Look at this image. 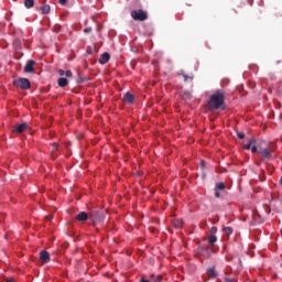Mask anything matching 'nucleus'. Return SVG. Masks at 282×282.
Returning a JSON list of instances; mask_svg holds the SVG:
<instances>
[{
	"label": "nucleus",
	"instance_id": "obj_1",
	"mask_svg": "<svg viewBox=\"0 0 282 282\" xmlns=\"http://www.w3.org/2000/svg\"><path fill=\"white\" fill-rule=\"evenodd\" d=\"M226 102V94H224L221 90H217L215 94H213L209 97V109H221Z\"/></svg>",
	"mask_w": 282,
	"mask_h": 282
},
{
	"label": "nucleus",
	"instance_id": "obj_2",
	"mask_svg": "<svg viewBox=\"0 0 282 282\" xmlns=\"http://www.w3.org/2000/svg\"><path fill=\"white\" fill-rule=\"evenodd\" d=\"M131 17L134 21H147L149 19V15L142 9L133 10Z\"/></svg>",
	"mask_w": 282,
	"mask_h": 282
},
{
	"label": "nucleus",
	"instance_id": "obj_3",
	"mask_svg": "<svg viewBox=\"0 0 282 282\" xmlns=\"http://www.w3.org/2000/svg\"><path fill=\"white\" fill-rule=\"evenodd\" d=\"M13 85L24 90L30 89V87H32V85L30 84V79L23 77L15 79L13 82Z\"/></svg>",
	"mask_w": 282,
	"mask_h": 282
},
{
	"label": "nucleus",
	"instance_id": "obj_4",
	"mask_svg": "<svg viewBox=\"0 0 282 282\" xmlns=\"http://www.w3.org/2000/svg\"><path fill=\"white\" fill-rule=\"evenodd\" d=\"M104 218H105V216L102 215V212H100V210H93L89 213V219H91L94 226H96V224H100V220Z\"/></svg>",
	"mask_w": 282,
	"mask_h": 282
},
{
	"label": "nucleus",
	"instance_id": "obj_5",
	"mask_svg": "<svg viewBox=\"0 0 282 282\" xmlns=\"http://www.w3.org/2000/svg\"><path fill=\"white\" fill-rule=\"evenodd\" d=\"M272 148L260 149L259 153L262 155L263 160H272Z\"/></svg>",
	"mask_w": 282,
	"mask_h": 282
},
{
	"label": "nucleus",
	"instance_id": "obj_6",
	"mask_svg": "<svg viewBox=\"0 0 282 282\" xmlns=\"http://www.w3.org/2000/svg\"><path fill=\"white\" fill-rule=\"evenodd\" d=\"M34 65H36V62H34V59H29L26 65L24 66L25 74L34 73Z\"/></svg>",
	"mask_w": 282,
	"mask_h": 282
},
{
	"label": "nucleus",
	"instance_id": "obj_7",
	"mask_svg": "<svg viewBox=\"0 0 282 282\" xmlns=\"http://www.w3.org/2000/svg\"><path fill=\"white\" fill-rule=\"evenodd\" d=\"M123 102H126L127 105H133V102H135V97L133 96V94L131 93H126L123 95V98H122Z\"/></svg>",
	"mask_w": 282,
	"mask_h": 282
},
{
	"label": "nucleus",
	"instance_id": "obj_8",
	"mask_svg": "<svg viewBox=\"0 0 282 282\" xmlns=\"http://www.w3.org/2000/svg\"><path fill=\"white\" fill-rule=\"evenodd\" d=\"M110 58H111V55H109V53L106 52V53L101 54L99 57L100 65H107V63H109Z\"/></svg>",
	"mask_w": 282,
	"mask_h": 282
},
{
	"label": "nucleus",
	"instance_id": "obj_9",
	"mask_svg": "<svg viewBox=\"0 0 282 282\" xmlns=\"http://www.w3.org/2000/svg\"><path fill=\"white\" fill-rule=\"evenodd\" d=\"M75 219H77V221H87V219H89V215L86 212H80Z\"/></svg>",
	"mask_w": 282,
	"mask_h": 282
},
{
	"label": "nucleus",
	"instance_id": "obj_10",
	"mask_svg": "<svg viewBox=\"0 0 282 282\" xmlns=\"http://www.w3.org/2000/svg\"><path fill=\"white\" fill-rule=\"evenodd\" d=\"M40 259L43 261V263H48L50 261V252L43 250L40 252Z\"/></svg>",
	"mask_w": 282,
	"mask_h": 282
},
{
	"label": "nucleus",
	"instance_id": "obj_11",
	"mask_svg": "<svg viewBox=\"0 0 282 282\" xmlns=\"http://www.w3.org/2000/svg\"><path fill=\"white\" fill-rule=\"evenodd\" d=\"M25 129H28V123H20L17 124L14 128L15 133H23V131H25Z\"/></svg>",
	"mask_w": 282,
	"mask_h": 282
},
{
	"label": "nucleus",
	"instance_id": "obj_12",
	"mask_svg": "<svg viewBox=\"0 0 282 282\" xmlns=\"http://www.w3.org/2000/svg\"><path fill=\"white\" fill-rule=\"evenodd\" d=\"M58 87H67L69 85V82L65 77H61L57 79Z\"/></svg>",
	"mask_w": 282,
	"mask_h": 282
},
{
	"label": "nucleus",
	"instance_id": "obj_13",
	"mask_svg": "<svg viewBox=\"0 0 282 282\" xmlns=\"http://www.w3.org/2000/svg\"><path fill=\"white\" fill-rule=\"evenodd\" d=\"M207 241L209 243V246H215V243H217V236L216 235H209L207 238Z\"/></svg>",
	"mask_w": 282,
	"mask_h": 282
},
{
	"label": "nucleus",
	"instance_id": "obj_14",
	"mask_svg": "<svg viewBox=\"0 0 282 282\" xmlns=\"http://www.w3.org/2000/svg\"><path fill=\"white\" fill-rule=\"evenodd\" d=\"M207 276H209V279H216L217 276V271H215V268H209L207 270Z\"/></svg>",
	"mask_w": 282,
	"mask_h": 282
},
{
	"label": "nucleus",
	"instance_id": "obj_15",
	"mask_svg": "<svg viewBox=\"0 0 282 282\" xmlns=\"http://www.w3.org/2000/svg\"><path fill=\"white\" fill-rule=\"evenodd\" d=\"M58 74L59 76H66V78H72L73 74L72 70H63V69H58Z\"/></svg>",
	"mask_w": 282,
	"mask_h": 282
},
{
	"label": "nucleus",
	"instance_id": "obj_16",
	"mask_svg": "<svg viewBox=\"0 0 282 282\" xmlns=\"http://www.w3.org/2000/svg\"><path fill=\"white\" fill-rule=\"evenodd\" d=\"M52 8L48 4H44L43 7H41V12L42 14H50Z\"/></svg>",
	"mask_w": 282,
	"mask_h": 282
},
{
	"label": "nucleus",
	"instance_id": "obj_17",
	"mask_svg": "<svg viewBox=\"0 0 282 282\" xmlns=\"http://www.w3.org/2000/svg\"><path fill=\"white\" fill-rule=\"evenodd\" d=\"M254 142H257L254 139L249 140V142L243 145V149L246 151H249V149L252 147V144H254Z\"/></svg>",
	"mask_w": 282,
	"mask_h": 282
},
{
	"label": "nucleus",
	"instance_id": "obj_18",
	"mask_svg": "<svg viewBox=\"0 0 282 282\" xmlns=\"http://www.w3.org/2000/svg\"><path fill=\"white\" fill-rule=\"evenodd\" d=\"M24 6H25V8H28V9L34 8V0H25V1H24Z\"/></svg>",
	"mask_w": 282,
	"mask_h": 282
},
{
	"label": "nucleus",
	"instance_id": "obj_19",
	"mask_svg": "<svg viewBox=\"0 0 282 282\" xmlns=\"http://www.w3.org/2000/svg\"><path fill=\"white\" fill-rule=\"evenodd\" d=\"M182 76H183L185 83H188V80H193V75L188 76V75L184 74V72H182Z\"/></svg>",
	"mask_w": 282,
	"mask_h": 282
},
{
	"label": "nucleus",
	"instance_id": "obj_20",
	"mask_svg": "<svg viewBox=\"0 0 282 282\" xmlns=\"http://www.w3.org/2000/svg\"><path fill=\"white\" fill-rule=\"evenodd\" d=\"M226 188V185L224 183H218L216 185V191H224Z\"/></svg>",
	"mask_w": 282,
	"mask_h": 282
},
{
	"label": "nucleus",
	"instance_id": "obj_21",
	"mask_svg": "<svg viewBox=\"0 0 282 282\" xmlns=\"http://www.w3.org/2000/svg\"><path fill=\"white\" fill-rule=\"evenodd\" d=\"M224 234L225 235H232V228L231 227H225L224 228Z\"/></svg>",
	"mask_w": 282,
	"mask_h": 282
},
{
	"label": "nucleus",
	"instance_id": "obj_22",
	"mask_svg": "<svg viewBox=\"0 0 282 282\" xmlns=\"http://www.w3.org/2000/svg\"><path fill=\"white\" fill-rule=\"evenodd\" d=\"M174 226H175V228H182V226H183L182 220H176V221L174 223Z\"/></svg>",
	"mask_w": 282,
	"mask_h": 282
},
{
	"label": "nucleus",
	"instance_id": "obj_23",
	"mask_svg": "<svg viewBox=\"0 0 282 282\" xmlns=\"http://www.w3.org/2000/svg\"><path fill=\"white\" fill-rule=\"evenodd\" d=\"M238 138H239L240 140H243V138H246V133H243V132H238Z\"/></svg>",
	"mask_w": 282,
	"mask_h": 282
},
{
	"label": "nucleus",
	"instance_id": "obj_24",
	"mask_svg": "<svg viewBox=\"0 0 282 282\" xmlns=\"http://www.w3.org/2000/svg\"><path fill=\"white\" fill-rule=\"evenodd\" d=\"M210 235H217V227H212Z\"/></svg>",
	"mask_w": 282,
	"mask_h": 282
},
{
	"label": "nucleus",
	"instance_id": "obj_25",
	"mask_svg": "<svg viewBox=\"0 0 282 282\" xmlns=\"http://www.w3.org/2000/svg\"><path fill=\"white\" fill-rule=\"evenodd\" d=\"M84 32H85V34H90L91 28H86V29H84Z\"/></svg>",
	"mask_w": 282,
	"mask_h": 282
},
{
	"label": "nucleus",
	"instance_id": "obj_26",
	"mask_svg": "<svg viewBox=\"0 0 282 282\" xmlns=\"http://www.w3.org/2000/svg\"><path fill=\"white\" fill-rule=\"evenodd\" d=\"M161 281H162V275H156L154 282H161Z\"/></svg>",
	"mask_w": 282,
	"mask_h": 282
},
{
	"label": "nucleus",
	"instance_id": "obj_27",
	"mask_svg": "<svg viewBox=\"0 0 282 282\" xmlns=\"http://www.w3.org/2000/svg\"><path fill=\"white\" fill-rule=\"evenodd\" d=\"M225 282H237V280L230 279V278H226V279H225Z\"/></svg>",
	"mask_w": 282,
	"mask_h": 282
},
{
	"label": "nucleus",
	"instance_id": "obj_28",
	"mask_svg": "<svg viewBox=\"0 0 282 282\" xmlns=\"http://www.w3.org/2000/svg\"><path fill=\"white\" fill-rule=\"evenodd\" d=\"M251 152H252V153H257V145H252V147H251Z\"/></svg>",
	"mask_w": 282,
	"mask_h": 282
},
{
	"label": "nucleus",
	"instance_id": "obj_29",
	"mask_svg": "<svg viewBox=\"0 0 282 282\" xmlns=\"http://www.w3.org/2000/svg\"><path fill=\"white\" fill-rule=\"evenodd\" d=\"M61 6H66L67 4V0H59Z\"/></svg>",
	"mask_w": 282,
	"mask_h": 282
},
{
	"label": "nucleus",
	"instance_id": "obj_30",
	"mask_svg": "<svg viewBox=\"0 0 282 282\" xmlns=\"http://www.w3.org/2000/svg\"><path fill=\"white\" fill-rule=\"evenodd\" d=\"M53 149H54V151H56V149H58V143H54Z\"/></svg>",
	"mask_w": 282,
	"mask_h": 282
},
{
	"label": "nucleus",
	"instance_id": "obj_31",
	"mask_svg": "<svg viewBox=\"0 0 282 282\" xmlns=\"http://www.w3.org/2000/svg\"><path fill=\"white\" fill-rule=\"evenodd\" d=\"M140 282H150V281L147 280V279H144V278H142V279L140 280Z\"/></svg>",
	"mask_w": 282,
	"mask_h": 282
},
{
	"label": "nucleus",
	"instance_id": "obj_32",
	"mask_svg": "<svg viewBox=\"0 0 282 282\" xmlns=\"http://www.w3.org/2000/svg\"><path fill=\"white\" fill-rule=\"evenodd\" d=\"M220 196V194H219V192H215V197H219Z\"/></svg>",
	"mask_w": 282,
	"mask_h": 282
},
{
	"label": "nucleus",
	"instance_id": "obj_33",
	"mask_svg": "<svg viewBox=\"0 0 282 282\" xmlns=\"http://www.w3.org/2000/svg\"><path fill=\"white\" fill-rule=\"evenodd\" d=\"M280 183H281V185H282V176H281Z\"/></svg>",
	"mask_w": 282,
	"mask_h": 282
},
{
	"label": "nucleus",
	"instance_id": "obj_34",
	"mask_svg": "<svg viewBox=\"0 0 282 282\" xmlns=\"http://www.w3.org/2000/svg\"><path fill=\"white\" fill-rule=\"evenodd\" d=\"M6 282H12V280H7Z\"/></svg>",
	"mask_w": 282,
	"mask_h": 282
},
{
	"label": "nucleus",
	"instance_id": "obj_35",
	"mask_svg": "<svg viewBox=\"0 0 282 282\" xmlns=\"http://www.w3.org/2000/svg\"><path fill=\"white\" fill-rule=\"evenodd\" d=\"M77 83H83V80H77Z\"/></svg>",
	"mask_w": 282,
	"mask_h": 282
}]
</instances>
